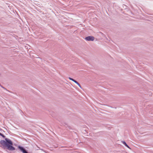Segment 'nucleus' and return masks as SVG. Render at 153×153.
Returning <instances> with one entry per match:
<instances>
[{"label": "nucleus", "instance_id": "obj_6", "mask_svg": "<svg viewBox=\"0 0 153 153\" xmlns=\"http://www.w3.org/2000/svg\"><path fill=\"white\" fill-rule=\"evenodd\" d=\"M1 135L3 137H4V135L2 134H1Z\"/></svg>", "mask_w": 153, "mask_h": 153}, {"label": "nucleus", "instance_id": "obj_5", "mask_svg": "<svg viewBox=\"0 0 153 153\" xmlns=\"http://www.w3.org/2000/svg\"><path fill=\"white\" fill-rule=\"evenodd\" d=\"M128 148H130L129 146L126 143L125 141H123L122 142Z\"/></svg>", "mask_w": 153, "mask_h": 153}, {"label": "nucleus", "instance_id": "obj_2", "mask_svg": "<svg viewBox=\"0 0 153 153\" xmlns=\"http://www.w3.org/2000/svg\"><path fill=\"white\" fill-rule=\"evenodd\" d=\"M85 39L87 41H93L94 40V38L93 36H88L86 37L85 38Z\"/></svg>", "mask_w": 153, "mask_h": 153}, {"label": "nucleus", "instance_id": "obj_3", "mask_svg": "<svg viewBox=\"0 0 153 153\" xmlns=\"http://www.w3.org/2000/svg\"><path fill=\"white\" fill-rule=\"evenodd\" d=\"M69 79L70 80H71L73 82H75L76 83L80 88H81V86L76 81L74 80V79H72L71 78L69 77Z\"/></svg>", "mask_w": 153, "mask_h": 153}, {"label": "nucleus", "instance_id": "obj_1", "mask_svg": "<svg viewBox=\"0 0 153 153\" xmlns=\"http://www.w3.org/2000/svg\"><path fill=\"white\" fill-rule=\"evenodd\" d=\"M5 141L1 140L0 142V146L2 147H7V149L10 150H14L15 148L12 145L13 144L12 141L10 139L5 138Z\"/></svg>", "mask_w": 153, "mask_h": 153}, {"label": "nucleus", "instance_id": "obj_4", "mask_svg": "<svg viewBox=\"0 0 153 153\" xmlns=\"http://www.w3.org/2000/svg\"><path fill=\"white\" fill-rule=\"evenodd\" d=\"M18 148L23 153H28L22 147L20 146H19Z\"/></svg>", "mask_w": 153, "mask_h": 153}]
</instances>
